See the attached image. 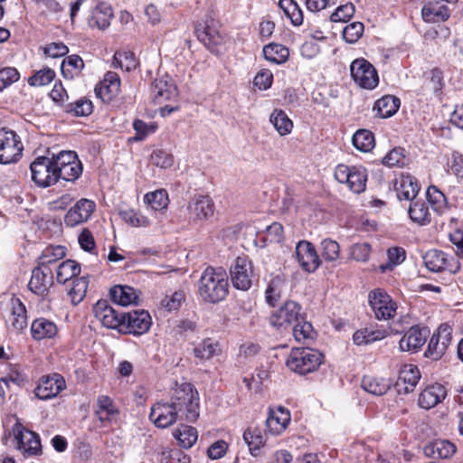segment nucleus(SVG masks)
<instances>
[{
    "label": "nucleus",
    "instance_id": "13d9d810",
    "mask_svg": "<svg viewBox=\"0 0 463 463\" xmlns=\"http://www.w3.org/2000/svg\"><path fill=\"white\" fill-rule=\"evenodd\" d=\"M282 285L283 281L279 277L272 279L271 281L269 282L265 291V299L269 306L275 307V305L280 299Z\"/></svg>",
    "mask_w": 463,
    "mask_h": 463
},
{
    "label": "nucleus",
    "instance_id": "bf43d9fd",
    "mask_svg": "<svg viewBox=\"0 0 463 463\" xmlns=\"http://www.w3.org/2000/svg\"><path fill=\"white\" fill-rule=\"evenodd\" d=\"M65 256V247L55 246L47 247L39 258L40 265L48 267Z\"/></svg>",
    "mask_w": 463,
    "mask_h": 463
},
{
    "label": "nucleus",
    "instance_id": "37998d69",
    "mask_svg": "<svg viewBox=\"0 0 463 463\" xmlns=\"http://www.w3.org/2000/svg\"><path fill=\"white\" fill-rule=\"evenodd\" d=\"M80 273V266L75 260H67L62 261L57 269V281L64 284L70 279H74Z\"/></svg>",
    "mask_w": 463,
    "mask_h": 463
},
{
    "label": "nucleus",
    "instance_id": "9d476101",
    "mask_svg": "<svg viewBox=\"0 0 463 463\" xmlns=\"http://www.w3.org/2000/svg\"><path fill=\"white\" fill-rule=\"evenodd\" d=\"M16 448L22 453L35 456L42 453L40 436L32 430L25 429L20 422L13 427Z\"/></svg>",
    "mask_w": 463,
    "mask_h": 463
},
{
    "label": "nucleus",
    "instance_id": "f3484780",
    "mask_svg": "<svg viewBox=\"0 0 463 463\" xmlns=\"http://www.w3.org/2000/svg\"><path fill=\"white\" fill-rule=\"evenodd\" d=\"M95 209L91 200L80 199L66 213L64 222L67 226L74 227L87 222Z\"/></svg>",
    "mask_w": 463,
    "mask_h": 463
},
{
    "label": "nucleus",
    "instance_id": "5fc2aeb1",
    "mask_svg": "<svg viewBox=\"0 0 463 463\" xmlns=\"http://www.w3.org/2000/svg\"><path fill=\"white\" fill-rule=\"evenodd\" d=\"M144 201L155 211L166 208L169 203L168 194L163 189L147 193Z\"/></svg>",
    "mask_w": 463,
    "mask_h": 463
},
{
    "label": "nucleus",
    "instance_id": "3c124183",
    "mask_svg": "<svg viewBox=\"0 0 463 463\" xmlns=\"http://www.w3.org/2000/svg\"><path fill=\"white\" fill-rule=\"evenodd\" d=\"M119 215L126 223L133 227H147L150 224V221L146 216L134 209L120 210Z\"/></svg>",
    "mask_w": 463,
    "mask_h": 463
},
{
    "label": "nucleus",
    "instance_id": "423d86ee",
    "mask_svg": "<svg viewBox=\"0 0 463 463\" xmlns=\"http://www.w3.org/2000/svg\"><path fill=\"white\" fill-rule=\"evenodd\" d=\"M96 318L103 326L109 329L123 331L126 322L125 313L109 304L107 300H99L93 307Z\"/></svg>",
    "mask_w": 463,
    "mask_h": 463
},
{
    "label": "nucleus",
    "instance_id": "412c9836",
    "mask_svg": "<svg viewBox=\"0 0 463 463\" xmlns=\"http://www.w3.org/2000/svg\"><path fill=\"white\" fill-rule=\"evenodd\" d=\"M151 91L155 101L162 103L170 100L177 96V88L173 79L167 74L156 78L151 86Z\"/></svg>",
    "mask_w": 463,
    "mask_h": 463
},
{
    "label": "nucleus",
    "instance_id": "ddd939ff",
    "mask_svg": "<svg viewBox=\"0 0 463 463\" xmlns=\"http://www.w3.org/2000/svg\"><path fill=\"white\" fill-rule=\"evenodd\" d=\"M125 317L126 322L122 331L125 334L140 335L146 333L152 325L149 313L144 309H134L126 312Z\"/></svg>",
    "mask_w": 463,
    "mask_h": 463
},
{
    "label": "nucleus",
    "instance_id": "cd10ccee",
    "mask_svg": "<svg viewBox=\"0 0 463 463\" xmlns=\"http://www.w3.org/2000/svg\"><path fill=\"white\" fill-rule=\"evenodd\" d=\"M113 17V11L110 5L101 2L93 9L89 24L90 27H97L100 30L108 28Z\"/></svg>",
    "mask_w": 463,
    "mask_h": 463
},
{
    "label": "nucleus",
    "instance_id": "c85d7f7f",
    "mask_svg": "<svg viewBox=\"0 0 463 463\" xmlns=\"http://www.w3.org/2000/svg\"><path fill=\"white\" fill-rule=\"evenodd\" d=\"M423 451L427 457L449 458L456 452V446L447 439H437L427 444Z\"/></svg>",
    "mask_w": 463,
    "mask_h": 463
},
{
    "label": "nucleus",
    "instance_id": "6e6d98bb",
    "mask_svg": "<svg viewBox=\"0 0 463 463\" xmlns=\"http://www.w3.org/2000/svg\"><path fill=\"white\" fill-rule=\"evenodd\" d=\"M65 111L76 117H86L92 113L93 105L90 99L82 98L75 102L68 103L65 106Z\"/></svg>",
    "mask_w": 463,
    "mask_h": 463
},
{
    "label": "nucleus",
    "instance_id": "052dcab7",
    "mask_svg": "<svg viewBox=\"0 0 463 463\" xmlns=\"http://www.w3.org/2000/svg\"><path fill=\"white\" fill-rule=\"evenodd\" d=\"M114 63L122 70L130 71L137 66V61L132 52H116L114 54Z\"/></svg>",
    "mask_w": 463,
    "mask_h": 463
},
{
    "label": "nucleus",
    "instance_id": "72a5a7b5",
    "mask_svg": "<svg viewBox=\"0 0 463 463\" xmlns=\"http://www.w3.org/2000/svg\"><path fill=\"white\" fill-rule=\"evenodd\" d=\"M362 388L373 395L381 396L385 394L392 386L389 379L378 378L374 376H364L362 379Z\"/></svg>",
    "mask_w": 463,
    "mask_h": 463
},
{
    "label": "nucleus",
    "instance_id": "864d4df0",
    "mask_svg": "<svg viewBox=\"0 0 463 463\" xmlns=\"http://www.w3.org/2000/svg\"><path fill=\"white\" fill-rule=\"evenodd\" d=\"M279 5L294 25L302 24V10L294 0H279Z\"/></svg>",
    "mask_w": 463,
    "mask_h": 463
},
{
    "label": "nucleus",
    "instance_id": "20e7f679",
    "mask_svg": "<svg viewBox=\"0 0 463 463\" xmlns=\"http://www.w3.org/2000/svg\"><path fill=\"white\" fill-rule=\"evenodd\" d=\"M53 163H55L57 181L63 179L68 182H74L82 174V164L74 151H61L54 155Z\"/></svg>",
    "mask_w": 463,
    "mask_h": 463
},
{
    "label": "nucleus",
    "instance_id": "0eeeda50",
    "mask_svg": "<svg viewBox=\"0 0 463 463\" xmlns=\"http://www.w3.org/2000/svg\"><path fill=\"white\" fill-rule=\"evenodd\" d=\"M350 71L354 81L363 89L373 90L379 83L376 69L364 58L354 60Z\"/></svg>",
    "mask_w": 463,
    "mask_h": 463
},
{
    "label": "nucleus",
    "instance_id": "49530a36",
    "mask_svg": "<svg viewBox=\"0 0 463 463\" xmlns=\"http://www.w3.org/2000/svg\"><path fill=\"white\" fill-rule=\"evenodd\" d=\"M11 304L12 326L17 330H22L27 326V315L25 306L19 298H13Z\"/></svg>",
    "mask_w": 463,
    "mask_h": 463
},
{
    "label": "nucleus",
    "instance_id": "2eb2a0df",
    "mask_svg": "<svg viewBox=\"0 0 463 463\" xmlns=\"http://www.w3.org/2000/svg\"><path fill=\"white\" fill-rule=\"evenodd\" d=\"M195 33L197 39L213 52L222 42V37L218 29V23L212 18L207 19L203 24L196 25Z\"/></svg>",
    "mask_w": 463,
    "mask_h": 463
},
{
    "label": "nucleus",
    "instance_id": "c756f323",
    "mask_svg": "<svg viewBox=\"0 0 463 463\" xmlns=\"http://www.w3.org/2000/svg\"><path fill=\"white\" fill-rule=\"evenodd\" d=\"M109 295L114 304L120 307L136 304L138 298L136 290L129 286H114L110 288Z\"/></svg>",
    "mask_w": 463,
    "mask_h": 463
},
{
    "label": "nucleus",
    "instance_id": "680f3d73",
    "mask_svg": "<svg viewBox=\"0 0 463 463\" xmlns=\"http://www.w3.org/2000/svg\"><path fill=\"white\" fill-rule=\"evenodd\" d=\"M55 78V71L50 68H44L36 71L28 79L30 86L42 87L52 82Z\"/></svg>",
    "mask_w": 463,
    "mask_h": 463
},
{
    "label": "nucleus",
    "instance_id": "de8ad7c7",
    "mask_svg": "<svg viewBox=\"0 0 463 463\" xmlns=\"http://www.w3.org/2000/svg\"><path fill=\"white\" fill-rule=\"evenodd\" d=\"M352 143L357 150L369 152L374 147V136L367 129H359L354 134Z\"/></svg>",
    "mask_w": 463,
    "mask_h": 463
},
{
    "label": "nucleus",
    "instance_id": "6e6552de",
    "mask_svg": "<svg viewBox=\"0 0 463 463\" xmlns=\"http://www.w3.org/2000/svg\"><path fill=\"white\" fill-rule=\"evenodd\" d=\"M368 301L378 320L392 318L396 314V303L382 288L372 290L368 295Z\"/></svg>",
    "mask_w": 463,
    "mask_h": 463
},
{
    "label": "nucleus",
    "instance_id": "b1692460",
    "mask_svg": "<svg viewBox=\"0 0 463 463\" xmlns=\"http://www.w3.org/2000/svg\"><path fill=\"white\" fill-rule=\"evenodd\" d=\"M119 89L120 79L118 73L108 71L104 79L95 87V93L103 101H109L118 94Z\"/></svg>",
    "mask_w": 463,
    "mask_h": 463
},
{
    "label": "nucleus",
    "instance_id": "dca6fc26",
    "mask_svg": "<svg viewBox=\"0 0 463 463\" xmlns=\"http://www.w3.org/2000/svg\"><path fill=\"white\" fill-rule=\"evenodd\" d=\"M53 284L52 272L49 267L34 268L28 284L29 289L36 295L45 296Z\"/></svg>",
    "mask_w": 463,
    "mask_h": 463
},
{
    "label": "nucleus",
    "instance_id": "ea45409f",
    "mask_svg": "<svg viewBox=\"0 0 463 463\" xmlns=\"http://www.w3.org/2000/svg\"><path fill=\"white\" fill-rule=\"evenodd\" d=\"M173 436L184 449H190L198 439V432L194 427L181 424L173 431Z\"/></svg>",
    "mask_w": 463,
    "mask_h": 463
},
{
    "label": "nucleus",
    "instance_id": "a878e982",
    "mask_svg": "<svg viewBox=\"0 0 463 463\" xmlns=\"http://www.w3.org/2000/svg\"><path fill=\"white\" fill-rule=\"evenodd\" d=\"M447 396L445 387L440 383H434L427 386L420 393L418 399V404L420 408L430 410L441 402Z\"/></svg>",
    "mask_w": 463,
    "mask_h": 463
},
{
    "label": "nucleus",
    "instance_id": "a18cd8bd",
    "mask_svg": "<svg viewBox=\"0 0 463 463\" xmlns=\"http://www.w3.org/2000/svg\"><path fill=\"white\" fill-rule=\"evenodd\" d=\"M263 55L266 60L275 63L281 64L287 61L289 51L287 47L278 43H269L263 48Z\"/></svg>",
    "mask_w": 463,
    "mask_h": 463
},
{
    "label": "nucleus",
    "instance_id": "09e8293b",
    "mask_svg": "<svg viewBox=\"0 0 463 463\" xmlns=\"http://www.w3.org/2000/svg\"><path fill=\"white\" fill-rule=\"evenodd\" d=\"M61 67L65 77L73 78L80 74L84 68V61L80 56L72 54L62 61Z\"/></svg>",
    "mask_w": 463,
    "mask_h": 463
},
{
    "label": "nucleus",
    "instance_id": "5701e85b",
    "mask_svg": "<svg viewBox=\"0 0 463 463\" xmlns=\"http://www.w3.org/2000/svg\"><path fill=\"white\" fill-rule=\"evenodd\" d=\"M453 260V258L449 259L445 252L439 250H430L423 256L426 268L432 272H441L443 270H449L450 273L456 272V269H453L452 265H450V261Z\"/></svg>",
    "mask_w": 463,
    "mask_h": 463
},
{
    "label": "nucleus",
    "instance_id": "473e14b6",
    "mask_svg": "<svg viewBox=\"0 0 463 463\" xmlns=\"http://www.w3.org/2000/svg\"><path fill=\"white\" fill-rule=\"evenodd\" d=\"M401 105L400 99L392 95H385L377 99L373 105V110L382 118H388L393 116Z\"/></svg>",
    "mask_w": 463,
    "mask_h": 463
},
{
    "label": "nucleus",
    "instance_id": "6ab92c4d",
    "mask_svg": "<svg viewBox=\"0 0 463 463\" xmlns=\"http://www.w3.org/2000/svg\"><path fill=\"white\" fill-rule=\"evenodd\" d=\"M420 379V373L416 365L404 364L395 383L397 392L402 394L412 392Z\"/></svg>",
    "mask_w": 463,
    "mask_h": 463
},
{
    "label": "nucleus",
    "instance_id": "f704fd0d",
    "mask_svg": "<svg viewBox=\"0 0 463 463\" xmlns=\"http://www.w3.org/2000/svg\"><path fill=\"white\" fill-rule=\"evenodd\" d=\"M96 415L102 422L112 420L118 414V410L113 400L108 395H99L97 399Z\"/></svg>",
    "mask_w": 463,
    "mask_h": 463
},
{
    "label": "nucleus",
    "instance_id": "9b49d317",
    "mask_svg": "<svg viewBox=\"0 0 463 463\" xmlns=\"http://www.w3.org/2000/svg\"><path fill=\"white\" fill-rule=\"evenodd\" d=\"M231 280L237 289L246 291L252 285V264L245 256L237 257L230 269Z\"/></svg>",
    "mask_w": 463,
    "mask_h": 463
},
{
    "label": "nucleus",
    "instance_id": "1a4fd4ad",
    "mask_svg": "<svg viewBox=\"0 0 463 463\" xmlns=\"http://www.w3.org/2000/svg\"><path fill=\"white\" fill-rule=\"evenodd\" d=\"M301 318V306L296 301L288 300L272 312L269 317V324L277 329H282L298 322Z\"/></svg>",
    "mask_w": 463,
    "mask_h": 463
},
{
    "label": "nucleus",
    "instance_id": "8fccbe9b",
    "mask_svg": "<svg viewBox=\"0 0 463 463\" xmlns=\"http://www.w3.org/2000/svg\"><path fill=\"white\" fill-rule=\"evenodd\" d=\"M452 328L447 324H441L437 332L432 335L427 347H437L441 345L442 347H448L451 344Z\"/></svg>",
    "mask_w": 463,
    "mask_h": 463
},
{
    "label": "nucleus",
    "instance_id": "a211bd4d",
    "mask_svg": "<svg viewBox=\"0 0 463 463\" xmlns=\"http://www.w3.org/2000/svg\"><path fill=\"white\" fill-rule=\"evenodd\" d=\"M296 256L305 271L314 272L319 267L320 260L311 242L307 241L298 242L296 247Z\"/></svg>",
    "mask_w": 463,
    "mask_h": 463
},
{
    "label": "nucleus",
    "instance_id": "bb28decb",
    "mask_svg": "<svg viewBox=\"0 0 463 463\" xmlns=\"http://www.w3.org/2000/svg\"><path fill=\"white\" fill-rule=\"evenodd\" d=\"M290 421V413L288 410L279 407L276 411H271L266 420V426L269 431L273 435L281 433Z\"/></svg>",
    "mask_w": 463,
    "mask_h": 463
},
{
    "label": "nucleus",
    "instance_id": "c9c22d12",
    "mask_svg": "<svg viewBox=\"0 0 463 463\" xmlns=\"http://www.w3.org/2000/svg\"><path fill=\"white\" fill-rule=\"evenodd\" d=\"M243 440L248 445L249 450L253 457H257L266 442L261 430L257 427H250L243 433Z\"/></svg>",
    "mask_w": 463,
    "mask_h": 463
},
{
    "label": "nucleus",
    "instance_id": "603ef678",
    "mask_svg": "<svg viewBox=\"0 0 463 463\" xmlns=\"http://www.w3.org/2000/svg\"><path fill=\"white\" fill-rule=\"evenodd\" d=\"M87 277H77L72 280V286L69 289V296L73 305L79 304L86 296L88 289Z\"/></svg>",
    "mask_w": 463,
    "mask_h": 463
},
{
    "label": "nucleus",
    "instance_id": "f03ea898",
    "mask_svg": "<svg viewBox=\"0 0 463 463\" xmlns=\"http://www.w3.org/2000/svg\"><path fill=\"white\" fill-rule=\"evenodd\" d=\"M169 401L181 415V420L194 422L199 417V393L192 383L176 384L170 392Z\"/></svg>",
    "mask_w": 463,
    "mask_h": 463
},
{
    "label": "nucleus",
    "instance_id": "0e129e2a",
    "mask_svg": "<svg viewBox=\"0 0 463 463\" xmlns=\"http://www.w3.org/2000/svg\"><path fill=\"white\" fill-rule=\"evenodd\" d=\"M195 335V323L190 320L181 321L175 328V337L177 340L184 338L193 344L192 339Z\"/></svg>",
    "mask_w": 463,
    "mask_h": 463
},
{
    "label": "nucleus",
    "instance_id": "393cba45",
    "mask_svg": "<svg viewBox=\"0 0 463 463\" xmlns=\"http://www.w3.org/2000/svg\"><path fill=\"white\" fill-rule=\"evenodd\" d=\"M188 211L194 220H207L214 213V203L209 196H195L189 202Z\"/></svg>",
    "mask_w": 463,
    "mask_h": 463
},
{
    "label": "nucleus",
    "instance_id": "4c0bfd02",
    "mask_svg": "<svg viewBox=\"0 0 463 463\" xmlns=\"http://www.w3.org/2000/svg\"><path fill=\"white\" fill-rule=\"evenodd\" d=\"M386 336V331L383 329H374L373 327H364L354 332L353 340L354 345H371L377 340H382Z\"/></svg>",
    "mask_w": 463,
    "mask_h": 463
},
{
    "label": "nucleus",
    "instance_id": "f257e3e1",
    "mask_svg": "<svg viewBox=\"0 0 463 463\" xmlns=\"http://www.w3.org/2000/svg\"><path fill=\"white\" fill-rule=\"evenodd\" d=\"M229 282L226 272L222 269L207 267L198 281V294L206 303L216 304L226 298Z\"/></svg>",
    "mask_w": 463,
    "mask_h": 463
},
{
    "label": "nucleus",
    "instance_id": "7ed1b4c3",
    "mask_svg": "<svg viewBox=\"0 0 463 463\" xmlns=\"http://www.w3.org/2000/svg\"><path fill=\"white\" fill-rule=\"evenodd\" d=\"M322 359L318 349H292L287 366L298 374H307L317 370Z\"/></svg>",
    "mask_w": 463,
    "mask_h": 463
},
{
    "label": "nucleus",
    "instance_id": "774afa93",
    "mask_svg": "<svg viewBox=\"0 0 463 463\" xmlns=\"http://www.w3.org/2000/svg\"><path fill=\"white\" fill-rule=\"evenodd\" d=\"M151 163L160 168H169L173 165V156L163 149L153 151L150 156Z\"/></svg>",
    "mask_w": 463,
    "mask_h": 463
},
{
    "label": "nucleus",
    "instance_id": "58836bf2",
    "mask_svg": "<svg viewBox=\"0 0 463 463\" xmlns=\"http://www.w3.org/2000/svg\"><path fill=\"white\" fill-rule=\"evenodd\" d=\"M367 182V171L364 166L354 165L346 182L349 189L354 194H360L365 190Z\"/></svg>",
    "mask_w": 463,
    "mask_h": 463
},
{
    "label": "nucleus",
    "instance_id": "aec40b11",
    "mask_svg": "<svg viewBox=\"0 0 463 463\" xmlns=\"http://www.w3.org/2000/svg\"><path fill=\"white\" fill-rule=\"evenodd\" d=\"M11 137L0 138V164L15 163L22 156L23 146L16 139L14 132H10Z\"/></svg>",
    "mask_w": 463,
    "mask_h": 463
},
{
    "label": "nucleus",
    "instance_id": "7c9ffc66",
    "mask_svg": "<svg viewBox=\"0 0 463 463\" xmlns=\"http://www.w3.org/2000/svg\"><path fill=\"white\" fill-rule=\"evenodd\" d=\"M31 332L33 337L37 340L53 338L58 334V327L52 321L41 317L33 322Z\"/></svg>",
    "mask_w": 463,
    "mask_h": 463
},
{
    "label": "nucleus",
    "instance_id": "69168bd1",
    "mask_svg": "<svg viewBox=\"0 0 463 463\" xmlns=\"http://www.w3.org/2000/svg\"><path fill=\"white\" fill-rule=\"evenodd\" d=\"M314 329L311 323L304 321L300 323V320L296 323L293 327V335L297 342L301 343L302 341L312 339L314 337Z\"/></svg>",
    "mask_w": 463,
    "mask_h": 463
},
{
    "label": "nucleus",
    "instance_id": "39448f33",
    "mask_svg": "<svg viewBox=\"0 0 463 463\" xmlns=\"http://www.w3.org/2000/svg\"><path fill=\"white\" fill-rule=\"evenodd\" d=\"M54 155L52 157L38 156L30 165L32 180L39 187H49L57 183Z\"/></svg>",
    "mask_w": 463,
    "mask_h": 463
},
{
    "label": "nucleus",
    "instance_id": "2f4dec72",
    "mask_svg": "<svg viewBox=\"0 0 463 463\" xmlns=\"http://www.w3.org/2000/svg\"><path fill=\"white\" fill-rule=\"evenodd\" d=\"M421 15L425 22L438 23L449 19L450 14L449 8L439 3H428L421 9Z\"/></svg>",
    "mask_w": 463,
    "mask_h": 463
},
{
    "label": "nucleus",
    "instance_id": "f8f14e48",
    "mask_svg": "<svg viewBox=\"0 0 463 463\" xmlns=\"http://www.w3.org/2000/svg\"><path fill=\"white\" fill-rule=\"evenodd\" d=\"M149 418L156 426L167 428L177 420H181V415L172 402L168 401L155 403L151 408Z\"/></svg>",
    "mask_w": 463,
    "mask_h": 463
},
{
    "label": "nucleus",
    "instance_id": "c03bdc74",
    "mask_svg": "<svg viewBox=\"0 0 463 463\" xmlns=\"http://www.w3.org/2000/svg\"><path fill=\"white\" fill-rule=\"evenodd\" d=\"M269 121L280 136H286L292 131L293 122L282 109H274Z\"/></svg>",
    "mask_w": 463,
    "mask_h": 463
},
{
    "label": "nucleus",
    "instance_id": "79ce46f5",
    "mask_svg": "<svg viewBox=\"0 0 463 463\" xmlns=\"http://www.w3.org/2000/svg\"><path fill=\"white\" fill-rule=\"evenodd\" d=\"M426 196L431 208L437 213L443 214L449 209L447 197L435 185L429 186Z\"/></svg>",
    "mask_w": 463,
    "mask_h": 463
},
{
    "label": "nucleus",
    "instance_id": "4be33fe9",
    "mask_svg": "<svg viewBox=\"0 0 463 463\" xmlns=\"http://www.w3.org/2000/svg\"><path fill=\"white\" fill-rule=\"evenodd\" d=\"M394 190L400 201H413L419 194L420 185L417 179L410 174H402L395 180Z\"/></svg>",
    "mask_w": 463,
    "mask_h": 463
},
{
    "label": "nucleus",
    "instance_id": "338daca9",
    "mask_svg": "<svg viewBox=\"0 0 463 463\" xmlns=\"http://www.w3.org/2000/svg\"><path fill=\"white\" fill-rule=\"evenodd\" d=\"M364 28L362 23L354 22L344 28L343 38L346 43H354L361 38Z\"/></svg>",
    "mask_w": 463,
    "mask_h": 463
},
{
    "label": "nucleus",
    "instance_id": "a19ab883",
    "mask_svg": "<svg viewBox=\"0 0 463 463\" xmlns=\"http://www.w3.org/2000/svg\"><path fill=\"white\" fill-rule=\"evenodd\" d=\"M408 213L411 220L419 225H426L430 222L429 207L421 200L411 201Z\"/></svg>",
    "mask_w": 463,
    "mask_h": 463
},
{
    "label": "nucleus",
    "instance_id": "4d7b16f0",
    "mask_svg": "<svg viewBox=\"0 0 463 463\" xmlns=\"http://www.w3.org/2000/svg\"><path fill=\"white\" fill-rule=\"evenodd\" d=\"M388 262L380 266V270L385 272L402 263L406 258V251L401 247H392L387 250Z\"/></svg>",
    "mask_w": 463,
    "mask_h": 463
},
{
    "label": "nucleus",
    "instance_id": "e433bc0d",
    "mask_svg": "<svg viewBox=\"0 0 463 463\" xmlns=\"http://www.w3.org/2000/svg\"><path fill=\"white\" fill-rule=\"evenodd\" d=\"M430 335L428 327L412 326L400 340V347H402L404 340L407 341V347H422Z\"/></svg>",
    "mask_w": 463,
    "mask_h": 463
},
{
    "label": "nucleus",
    "instance_id": "4468645a",
    "mask_svg": "<svg viewBox=\"0 0 463 463\" xmlns=\"http://www.w3.org/2000/svg\"><path fill=\"white\" fill-rule=\"evenodd\" d=\"M66 384L62 376L58 373L43 376L34 390L35 396L40 400H48L57 396Z\"/></svg>",
    "mask_w": 463,
    "mask_h": 463
},
{
    "label": "nucleus",
    "instance_id": "e2e57ef3",
    "mask_svg": "<svg viewBox=\"0 0 463 463\" xmlns=\"http://www.w3.org/2000/svg\"><path fill=\"white\" fill-rule=\"evenodd\" d=\"M340 252L339 244L331 239H325L321 241V256L326 261H335L338 259Z\"/></svg>",
    "mask_w": 463,
    "mask_h": 463
}]
</instances>
